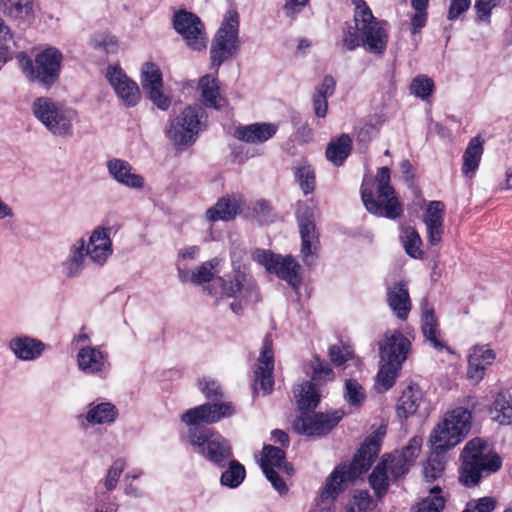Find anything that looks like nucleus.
<instances>
[{
    "label": "nucleus",
    "mask_w": 512,
    "mask_h": 512,
    "mask_svg": "<svg viewBox=\"0 0 512 512\" xmlns=\"http://www.w3.org/2000/svg\"><path fill=\"white\" fill-rule=\"evenodd\" d=\"M236 412L231 402L205 403L187 410L181 420L188 426V440L195 451L218 468H225L233 457L232 446L221 434L200 423L214 424Z\"/></svg>",
    "instance_id": "obj_1"
},
{
    "label": "nucleus",
    "mask_w": 512,
    "mask_h": 512,
    "mask_svg": "<svg viewBox=\"0 0 512 512\" xmlns=\"http://www.w3.org/2000/svg\"><path fill=\"white\" fill-rule=\"evenodd\" d=\"M386 427L380 426L361 444L351 463L338 465L326 480L320 493L321 503L332 504L344 490L343 484L367 472L378 457Z\"/></svg>",
    "instance_id": "obj_2"
},
{
    "label": "nucleus",
    "mask_w": 512,
    "mask_h": 512,
    "mask_svg": "<svg viewBox=\"0 0 512 512\" xmlns=\"http://www.w3.org/2000/svg\"><path fill=\"white\" fill-rule=\"evenodd\" d=\"M459 481L468 488L478 486L482 479L498 472L502 458L488 448L481 438L469 440L460 453Z\"/></svg>",
    "instance_id": "obj_3"
},
{
    "label": "nucleus",
    "mask_w": 512,
    "mask_h": 512,
    "mask_svg": "<svg viewBox=\"0 0 512 512\" xmlns=\"http://www.w3.org/2000/svg\"><path fill=\"white\" fill-rule=\"evenodd\" d=\"M361 198L366 210L377 217L397 219L403 215V206L390 185V169L381 167L375 178L364 177Z\"/></svg>",
    "instance_id": "obj_4"
},
{
    "label": "nucleus",
    "mask_w": 512,
    "mask_h": 512,
    "mask_svg": "<svg viewBox=\"0 0 512 512\" xmlns=\"http://www.w3.org/2000/svg\"><path fill=\"white\" fill-rule=\"evenodd\" d=\"M16 59L25 77L44 89H50L60 79L64 57L62 52L54 46L39 49L33 59L24 52L18 53Z\"/></svg>",
    "instance_id": "obj_5"
},
{
    "label": "nucleus",
    "mask_w": 512,
    "mask_h": 512,
    "mask_svg": "<svg viewBox=\"0 0 512 512\" xmlns=\"http://www.w3.org/2000/svg\"><path fill=\"white\" fill-rule=\"evenodd\" d=\"M472 428V411L456 407L446 412L429 436L431 446L438 451H449L461 443Z\"/></svg>",
    "instance_id": "obj_6"
},
{
    "label": "nucleus",
    "mask_w": 512,
    "mask_h": 512,
    "mask_svg": "<svg viewBox=\"0 0 512 512\" xmlns=\"http://www.w3.org/2000/svg\"><path fill=\"white\" fill-rule=\"evenodd\" d=\"M34 117L54 136L69 138L73 135V123L77 111L49 97L36 98L31 106Z\"/></svg>",
    "instance_id": "obj_7"
},
{
    "label": "nucleus",
    "mask_w": 512,
    "mask_h": 512,
    "mask_svg": "<svg viewBox=\"0 0 512 512\" xmlns=\"http://www.w3.org/2000/svg\"><path fill=\"white\" fill-rule=\"evenodd\" d=\"M355 24L363 47L370 53L381 55L388 43L386 23L378 21L364 0H356Z\"/></svg>",
    "instance_id": "obj_8"
},
{
    "label": "nucleus",
    "mask_w": 512,
    "mask_h": 512,
    "mask_svg": "<svg viewBox=\"0 0 512 512\" xmlns=\"http://www.w3.org/2000/svg\"><path fill=\"white\" fill-rule=\"evenodd\" d=\"M204 111L199 106H188L175 118L170 119L166 129V137L178 147H189L196 141L199 133L204 130Z\"/></svg>",
    "instance_id": "obj_9"
},
{
    "label": "nucleus",
    "mask_w": 512,
    "mask_h": 512,
    "mask_svg": "<svg viewBox=\"0 0 512 512\" xmlns=\"http://www.w3.org/2000/svg\"><path fill=\"white\" fill-rule=\"evenodd\" d=\"M239 14L236 10L226 12L210 48L212 67L219 66L231 58L239 48Z\"/></svg>",
    "instance_id": "obj_10"
},
{
    "label": "nucleus",
    "mask_w": 512,
    "mask_h": 512,
    "mask_svg": "<svg viewBox=\"0 0 512 512\" xmlns=\"http://www.w3.org/2000/svg\"><path fill=\"white\" fill-rule=\"evenodd\" d=\"M252 257L254 261L264 266L268 273L275 274L293 289H298L301 285V266L292 256H282L270 250L256 249Z\"/></svg>",
    "instance_id": "obj_11"
},
{
    "label": "nucleus",
    "mask_w": 512,
    "mask_h": 512,
    "mask_svg": "<svg viewBox=\"0 0 512 512\" xmlns=\"http://www.w3.org/2000/svg\"><path fill=\"white\" fill-rule=\"evenodd\" d=\"M173 27L190 49L201 51L206 48L205 27L196 14L186 10L177 11L173 15Z\"/></svg>",
    "instance_id": "obj_12"
},
{
    "label": "nucleus",
    "mask_w": 512,
    "mask_h": 512,
    "mask_svg": "<svg viewBox=\"0 0 512 512\" xmlns=\"http://www.w3.org/2000/svg\"><path fill=\"white\" fill-rule=\"evenodd\" d=\"M218 282L221 285L222 294L228 298L237 299L243 296L246 301L261 300L260 291L255 280L240 267L234 270L233 275L219 277Z\"/></svg>",
    "instance_id": "obj_13"
},
{
    "label": "nucleus",
    "mask_w": 512,
    "mask_h": 512,
    "mask_svg": "<svg viewBox=\"0 0 512 512\" xmlns=\"http://www.w3.org/2000/svg\"><path fill=\"white\" fill-rule=\"evenodd\" d=\"M345 416L342 409L330 413H316L299 416L293 423V427L299 434L307 436H323L328 434Z\"/></svg>",
    "instance_id": "obj_14"
},
{
    "label": "nucleus",
    "mask_w": 512,
    "mask_h": 512,
    "mask_svg": "<svg viewBox=\"0 0 512 512\" xmlns=\"http://www.w3.org/2000/svg\"><path fill=\"white\" fill-rule=\"evenodd\" d=\"M421 446L422 438L414 436L402 450H396L382 457L381 461L387 460V470L394 481L404 477L410 471L419 455Z\"/></svg>",
    "instance_id": "obj_15"
},
{
    "label": "nucleus",
    "mask_w": 512,
    "mask_h": 512,
    "mask_svg": "<svg viewBox=\"0 0 512 512\" xmlns=\"http://www.w3.org/2000/svg\"><path fill=\"white\" fill-rule=\"evenodd\" d=\"M106 78L126 107H134L138 104L141 99L139 86L119 66H108Z\"/></svg>",
    "instance_id": "obj_16"
},
{
    "label": "nucleus",
    "mask_w": 512,
    "mask_h": 512,
    "mask_svg": "<svg viewBox=\"0 0 512 512\" xmlns=\"http://www.w3.org/2000/svg\"><path fill=\"white\" fill-rule=\"evenodd\" d=\"M381 361L403 364L410 352L411 342L398 330H388L378 342Z\"/></svg>",
    "instance_id": "obj_17"
},
{
    "label": "nucleus",
    "mask_w": 512,
    "mask_h": 512,
    "mask_svg": "<svg viewBox=\"0 0 512 512\" xmlns=\"http://www.w3.org/2000/svg\"><path fill=\"white\" fill-rule=\"evenodd\" d=\"M297 221L301 235V254L305 264H311L319 243L318 232L309 207L297 211Z\"/></svg>",
    "instance_id": "obj_18"
},
{
    "label": "nucleus",
    "mask_w": 512,
    "mask_h": 512,
    "mask_svg": "<svg viewBox=\"0 0 512 512\" xmlns=\"http://www.w3.org/2000/svg\"><path fill=\"white\" fill-rule=\"evenodd\" d=\"M141 84L148 95V98L161 110H167L170 106V100L163 95L162 73L159 67L151 62H147L142 67Z\"/></svg>",
    "instance_id": "obj_19"
},
{
    "label": "nucleus",
    "mask_w": 512,
    "mask_h": 512,
    "mask_svg": "<svg viewBox=\"0 0 512 512\" xmlns=\"http://www.w3.org/2000/svg\"><path fill=\"white\" fill-rule=\"evenodd\" d=\"M274 351L273 342L270 334L265 335L260 354L257 360V369L255 371L256 384L264 394H269L273 390L274 379Z\"/></svg>",
    "instance_id": "obj_20"
},
{
    "label": "nucleus",
    "mask_w": 512,
    "mask_h": 512,
    "mask_svg": "<svg viewBox=\"0 0 512 512\" xmlns=\"http://www.w3.org/2000/svg\"><path fill=\"white\" fill-rule=\"evenodd\" d=\"M113 227L97 226L86 242L88 258L98 266H103L113 254V244L110 238Z\"/></svg>",
    "instance_id": "obj_21"
},
{
    "label": "nucleus",
    "mask_w": 512,
    "mask_h": 512,
    "mask_svg": "<svg viewBox=\"0 0 512 512\" xmlns=\"http://www.w3.org/2000/svg\"><path fill=\"white\" fill-rule=\"evenodd\" d=\"M495 359L496 353L488 345L473 346L468 357L467 378L474 384L479 383Z\"/></svg>",
    "instance_id": "obj_22"
},
{
    "label": "nucleus",
    "mask_w": 512,
    "mask_h": 512,
    "mask_svg": "<svg viewBox=\"0 0 512 512\" xmlns=\"http://www.w3.org/2000/svg\"><path fill=\"white\" fill-rule=\"evenodd\" d=\"M445 204L442 201H431L423 215L427 241L431 246L438 245L444 234Z\"/></svg>",
    "instance_id": "obj_23"
},
{
    "label": "nucleus",
    "mask_w": 512,
    "mask_h": 512,
    "mask_svg": "<svg viewBox=\"0 0 512 512\" xmlns=\"http://www.w3.org/2000/svg\"><path fill=\"white\" fill-rule=\"evenodd\" d=\"M87 257L86 240L83 237L74 240L60 265L63 275L69 279L80 276L85 269Z\"/></svg>",
    "instance_id": "obj_24"
},
{
    "label": "nucleus",
    "mask_w": 512,
    "mask_h": 512,
    "mask_svg": "<svg viewBox=\"0 0 512 512\" xmlns=\"http://www.w3.org/2000/svg\"><path fill=\"white\" fill-rule=\"evenodd\" d=\"M13 355L21 361H35L45 352L47 346L41 340L27 335L13 337L8 344Z\"/></svg>",
    "instance_id": "obj_25"
},
{
    "label": "nucleus",
    "mask_w": 512,
    "mask_h": 512,
    "mask_svg": "<svg viewBox=\"0 0 512 512\" xmlns=\"http://www.w3.org/2000/svg\"><path fill=\"white\" fill-rule=\"evenodd\" d=\"M77 363L84 373L101 377L107 374L110 368L106 355L93 346H86L78 351Z\"/></svg>",
    "instance_id": "obj_26"
},
{
    "label": "nucleus",
    "mask_w": 512,
    "mask_h": 512,
    "mask_svg": "<svg viewBox=\"0 0 512 512\" xmlns=\"http://www.w3.org/2000/svg\"><path fill=\"white\" fill-rule=\"evenodd\" d=\"M278 128V125L275 123L256 122L237 127L234 136L238 140L249 144H262L273 138Z\"/></svg>",
    "instance_id": "obj_27"
},
{
    "label": "nucleus",
    "mask_w": 512,
    "mask_h": 512,
    "mask_svg": "<svg viewBox=\"0 0 512 512\" xmlns=\"http://www.w3.org/2000/svg\"><path fill=\"white\" fill-rule=\"evenodd\" d=\"M386 297L395 316L406 320L412 307L407 284L401 281L387 287Z\"/></svg>",
    "instance_id": "obj_28"
},
{
    "label": "nucleus",
    "mask_w": 512,
    "mask_h": 512,
    "mask_svg": "<svg viewBox=\"0 0 512 512\" xmlns=\"http://www.w3.org/2000/svg\"><path fill=\"white\" fill-rule=\"evenodd\" d=\"M107 169L111 177L118 183L132 188L141 189L144 186V178L133 172L129 162L113 158L107 162Z\"/></svg>",
    "instance_id": "obj_29"
},
{
    "label": "nucleus",
    "mask_w": 512,
    "mask_h": 512,
    "mask_svg": "<svg viewBox=\"0 0 512 512\" xmlns=\"http://www.w3.org/2000/svg\"><path fill=\"white\" fill-rule=\"evenodd\" d=\"M118 417L116 406L110 402H91L87 406V412L83 416L89 425L112 424ZM82 418V415L79 416Z\"/></svg>",
    "instance_id": "obj_30"
},
{
    "label": "nucleus",
    "mask_w": 512,
    "mask_h": 512,
    "mask_svg": "<svg viewBox=\"0 0 512 512\" xmlns=\"http://www.w3.org/2000/svg\"><path fill=\"white\" fill-rule=\"evenodd\" d=\"M199 90L201 102L205 107L222 109L226 105V100L220 94L218 81L211 75H204L199 80Z\"/></svg>",
    "instance_id": "obj_31"
},
{
    "label": "nucleus",
    "mask_w": 512,
    "mask_h": 512,
    "mask_svg": "<svg viewBox=\"0 0 512 512\" xmlns=\"http://www.w3.org/2000/svg\"><path fill=\"white\" fill-rule=\"evenodd\" d=\"M484 153V140L480 135L470 139L464 153L461 171L466 177H473L479 168Z\"/></svg>",
    "instance_id": "obj_32"
},
{
    "label": "nucleus",
    "mask_w": 512,
    "mask_h": 512,
    "mask_svg": "<svg viewBox=\"0 0 512 512\" xmlns=\"http://www.w3.org/2000/svg\"><path fill=\"white\" fill-rule=\"evenodd\" d=\"M422 400L423 394L421 389L418 386L409 385L406 389L403 390L397 401L396 413L398 417L407 419L408 417L414 415L417 412Z\"/></svg>",
    "instance_id": "obj_33"
},
{
    "label": "nucleus",
    "mask_w": 512,
    "mask_h": 512,
    "mask_svg": "<svg viewBox=\"0 0 512 512\" xmlns=\"http://www.w3.org/2000/svg\"><path fill=\"white\" fill-rule=\"evenodd\" d=\"M352 152V139L348 134L332 138L327 144L325 156L334 166H342Z\"/></svg>",
    "instance_id": "obj_34"
},
{
    "label": "nucleus",
    "mask_w": 512,
    "mask_h": 512,
    "mask_svg": "<svg viewBox=\"0 0 512 512\" xmlns=\"http://www.w3.org/2000/svg\"><path fill=\"white\" fill-rule=\"evenodd\" d=\"M239 210L240 206L235 199L223 197L206 211V218L210 222L230 221L236 217Z\"/></svg>",
    "instance_id": "obj_35"
},
{
    "label": "nucleus",
    "mask_w": 512,
    "mask_h": 512,
    "mask_svg": "<svg viewBox=\"0 0 512 512\" xmlns=\"http://www.w3.org/2000/svg\"><path fill=\"white\" fill-rule=\"evenodd\" d=\"M422 325L421 330L425 339L437 350H442L444 345L436 336L437 320L433 308L429 306L426 300L421 303Z\"/></svg>",
    "instance_id": "obj_36"
},
{
    "label": "nucleus",
    "mask_w": 512,
    "mask_h": 512,
    "mask_svg": "<svg viewBox=\"0 0 512 512\" xmlns=\"http://www.w3.org/2000/svg\"><path fill=\"white\" fill-rule=\"evenodd\" d=\"M295 398L301 415L315 409L320 401V396L312 382L304 381L294 389Z\"/></svg>",
    "instance_id": "obj_37"
},
{
    "label": "nucleus",
    "mask_w": 512,
    "mask_h": 512,
    "mask_svg": "<svg viewBox=\"0 0 512 512\" xmlns=\"http://www.w3.org/2000/svg\"><path fill=\"white\" fill-rule=\"evenodd\" d=\"M293 173L296 182L304 195H309L315 191L316 175L312 165L307 160H301L293 167Z\"/></svg>",
    "instance_id": "obj_38"
},
{
    "label": "nucleus",
    "mask_w": 512,
    "mask_h": 512,
    "mask_svg": "<svg viewBox=\"0 0 512 512\" xmlns=\"http://www.w3.org/2000/svg\"><path fill=\"white\" fill-rule=\"evenodd\" d=\"M381 366L376 376V390L386 392L393 387L403 364L381 361Z\"/></svg>",
    "instance_id": "obj_39"
},
{
    "label": "nucleus",
    "mask_w": 512,
    "mask_h": 512,
    "mask_svg": "<svg viewBox=\"0 0 512 512\" xmlns=\"http://www.w3.org/2000/svg\"><path fill=\"white\" fill-rule=\"evenodd\" d=\"M0 11L14 20H25L33 12V0H0Z\"/></svg>",
    "instance_id": "obj_40"
},
{
    "label": "nucleus",
    "mask_w": 512,
    "mask_h": 512,
    "mask_svg": "<svg viewBox=\"0 0 512 512\" xmlns=\"http://www.w3.org/2000/svg\"><path fill=\"white\" fill-rule=\"evenodd\" d=\"M491 419L500 425L512 424V400L505 394L499 393L490 409Z\"/></svg>",
    "instance_id": "obj_41"
},
{
    "label": "nucleus",
    "mask_w": 512,
    "mask_h": 512,
    "mask_svg": "<svg viewBox=\"0 0 512 512\" xmlns=\"http://www.w3.org/2000/svg\"><path fill=\"white\" fill-rule=\"evenodd\" d=\"M227 469L221 474L220 483L228 488H237L246 477L245 467L233 457L227 463Z\"/></svg>",
    "instance_id": "obj_42"
},
{
    "label": "nucleus",
    "mask_w": 512,
    "mask_h": 512,
    "mask_svg": "<svg viewBox=\"0 0 512 512\" xmlns=\"http://www.w3.org/2000/svg\"><path fill=\"white\" fill-rule=\"evenodd\" d=\"M432 453L427 459L424 465L423 474L426 481H434L440 478L445 469V457L444 454L447 451H438L436 447L432 446Z\"/></svg>",
    "instance_id": "obj_43"
},
{
    "label": "nucleus",
    "mask_w": 512,
    "mask_h": 512,
    "mask_svg": "<svg viewBox=\"0 0 512 512\" xmlns=\"http://www.w3.org/2000/svg\"><path fill=\"white\" fill-rule=\"evenodd\" d=\"M387 460L380 461L369 476V484L378 498H382L389 488Z\"/></svg>",
    "instance_id": "obj_44"
},
{
    "label": "nucleus",
    "mask_w": 512,
    "mask_h": 512,
    "mask_svg": "<svg viewBox=\"0 0 512 512\" xmlns=\"http://www.w3.org/2000/svg\"><path fill=\"white\" fill-rule=\"evenodd\" d=\"M441 488L434 486L430 489V495L417 502L412 507V512H441L445 507V498L441 495Z\"/></svg>",
    "instance_id": "obj_45"
},
{
    "label": "nucleus",
    "mask_w": 512,
    "mask_h": 512,
    "mask_svg": "<svg viewBox=\"0 0 512 512\" xmlns=\"http://www.w3.org/2000/svg\"><path fill=\"white\" fill-rule=\"evenodd\" d=\"M401 241L405 252L414 259H421L423 251L421 250L422 240L415 228L408 226L402 229Z\"/></svg>",
    "instance_id": "obj_46"
},
{
    "label": "nucleus",
    "mask_w": 512,
    "mask_h": 512,
    "mask_svg": "<svg viewBox=\"0 0 512 512\" xmlns=\"http://www.w3.org/2000/svg\"><path fill=\"white\" fill-rule=\"evenodd\" d=\"M285 458L286 454L283 449L272 445H264L260 460V467L262 471L282 468V463H284Z\"/></svg>",
    "instance_id": "obj_47"
},
{
    "label": "nucleus",
    "mask_w": 512,
    "mask_h": 512,
    "mask_svg": "<svg viewBox=\"0 0 512 512\" xmlns=\"http://www.w3.org/2000/svg\"><path fill=\"white\" fill-rule=\"evenodd\" d=\"M343 397L349 406L359 408L366 399V393L358 381L355 379H346Z\"/></svg>",
    "instance_id": "obj_48"
},
{
    "label": "nucleus",
    "mask_w": 512,
    "mask_h": 512,
    "mask_svg": "<svg viewBox=\"0 0 512 512\" xmlns=\"http://www.w3.org/2000/svg\"><path fill=\"white\" fill-rule=\"evenodd\" d=\"M372 498L367 490H354L345 506V512H367Z\"/></svg>",
    "instance_id": "obj_49"
},
{
    "label": "nucleus",
    "mask_w": 512,
    "mask_h": 512,
    "mask_svg": "<svg viewBox=\"0 0 512 512\" xmlns=\"http://www.w3.org/2000/svg\"><path fill=\"white\" fill-rule=\"evenodd\" d=\"M434 81L426 75L416 76L410 85V92L414 96L425 100L430 97L434 90Z\"/></svg>",
    "instance_id": "obj_50"
},
{
    "label": "nucleus",
    "mask_w": 512,
    "mask_h": 512,
    "mask_svg": "<svg viewBox=\"0 0 512 512\" xmlns=\"http://www.w3.org/2000/svg\"><path fill=\"white\" fill-rule=\"evenodd\" d=\"M251 213L261 224H267L273 221L274 214L270 202L261 199L251 204Z\"/></svg>",
    "instance_id": "obj_51"
},
{
    "label": "nucleus",
    "mask_w": 512,
    "mask_h": 512,
    "mask_svg": "<svg viewBox=\"0 0 512 512\" xmlns=\"http://www.w3.org/2000/svg\"><path fill=\"white\" fill-rule=\"evenodd\" d=\"M219 264V260L214 258L212 260L202 263L191 276V281L195 284H203L212 280V270Z\"/></svg>",
    "instance_id": "obj_52"
},
{
    "label": "nucleus",
    "mask_w": 512,
    "mask_h": 512,
    "mask_svg": "<svg viewBox=\"0 0 512 512\" xmlns=\"http://www.w3.org/2000/svg\"><path fill=\"white\" fill-rule=\"evenodd\" d=\"M334 378V372L330 365L315 357L313 365L312 383L319 384L325 381H331Z\"/></svg>",
    "instance_id": "obj_53"
},
{
    "label": "nucleus",
    "mask_w": 512,
    "mask_h": 512,
    "mask_svg": "<svg viewBox=\"0 0 512 512\" xmlns=\"http://www.w3.org/2000/svg\"><path fill=\"white\" fill-rule=\"evenodd\" d=\"M125 466L126 462L122 458L115 460L110 466L104 479V485L107 491H112L116 488L119 478L125 469Z\"/></svg>",
    "instance_id": "obj_54"
},
{
    "label": "nucleus",
    "mask_w": 512,
    "mask_h": 512,
    "mask_svg": "<svg viewBox=\"0 0 512 512\" xmlns=\"http://www.w3.org/2000/svg\"><path fill=\"white\" fill-rule=\"evenodd\" d=\"M201 392L208 400L219 401L223 397V391L220 384L212 379H203L199 382Z\"/></svg>",
    "instance_id": "obj_55"
},
{
    "label": "nucleus",
    "mask_w": 512,
    "mask_h": 512,
    "mask_svg": "<svg viewBox=\"0 0 512 512\" xmlns=\"http://www.w3.org/2000/svg\"><path fill=\"white\" fill-rule=\"evenodd\" d=\"M329 356L335 365H342L352 357V350L349 346L332 345L329 349Z\"/></svg>",
    "instance_id": "obj_56"
},
{
    "label": "nucleus",
    "mask_w": 512,
    "mask_h": 512,
    "mask_svg": "<svg viewBox=\"0 0 512 512\" xmlns=\"http://www.w3.org/2000/svg\"><path fill=\"white\" fill-rule=\"evenodd\" d=\"M471 6V0H451L447 13V19L457 20Z\"/></svg>",
    "instance_id": "obj_57"
},
{
    "label": "nucleus",
    "mask_w": 512,
    "mask_h": 512,
    "mask_svg": "<svg viewBox=\"0 0 512 512\" xmlns=\"http://www.w3.org/2000/svg\"><path fill=\"white\" fill-rule=\"evenodd\" d=\"M498 0H476L475 10L477 13L478 21H487L490 16L492 9L497 5Z\"/></svg>",
    "instance_id": "obj_58"
},
{
    "label": "nucleus",
    "mask_w": 512,
    "mask_h": 512,
    "mask_svg": "<svg viewBox=\"0 0 512 512\" xmlns=\"http://www.w3.org/2000/svg\"><path fill=\"white\" fill-rule=\"evenodd\" d=\"M357 31V26L353 27L351 25H347L343 30L342 45L347 50L352 51L359 46V36Z\"/></svg>",
    "instance_id": "obj_59"
},
{
    "label": "nucleus",
    "mask_w": 512,
    "mask_h": 512,
    "mask_svg": "<svg viewBox=\"0 0 512 512\" xmlns=\"http://www.w3.org/2000/svg\"><path fill=\"white\" fill-rule=\"evenodd\" d=\"M336 89V81L331 75H326L321 84L317 85L314 94H319L322 97H331Z\"/></svg>",
    "instance_id": "obj_60"
},
{
    "label": "nucleus",
    "mask_w": 512,
    "mask_h": 512,
    "mask_svg": "<svg viewBox=\"0 0 512 512\" xmlns=\"http://www.w3.org/2000/svg\"><path fill=\"white\" fill-rule=\"evenodd\" d=\"M467 507L470 512H492L496 508V500L493 497H482L473 506L469 503Z\"/></svg>",
    "instance_id": "obj_61"
},
{
    "label": "nucleus",
    "mask_w": 512,
    "mask_h": 512,
    "mask_svg": "<svg viewBox=\"0 0 512 512\" xmlns=\"http://www.w3.org/2000/svg\"><path fill=\"white\" fill-rule=\"evenodd\" d=\"M263 473L279 494L284 495L288 492V486L275 470H267Z\"/></svg>",
    "instance_id": "obj_62"
},
{
    "label": "nucleus",
    "mask_w": 512,
    "mask_h": 512,
    "mask_svg": "<svg viewBox=\"0 0 512 512\" xmlns=\"http://www.w3.org/2000/svg\"><path fill=\"white\" fill-rule=\"evenodd\" d=\"M312 106L314 114L318 118H325L328 112V98L322 97L319 94H312Z\"/></svg>",
    "instance_id": "obj_63"
},
{
    "label": "nucleus",
    "mask_w": 512,
    "mask_h": 512,
    "mask_svg": "<svg viewBox=\"0 0 512 512\" xmlns=\"http://www.w3.org/2000/svg\"><path fill=\"white\" fill-rule=\"evenodd\" d=\"M427 11H415L414 15L411 18V33L417 34L427 22Z\"/></svg>",
    "instance_id": "obj_64"
}]
</instances>
